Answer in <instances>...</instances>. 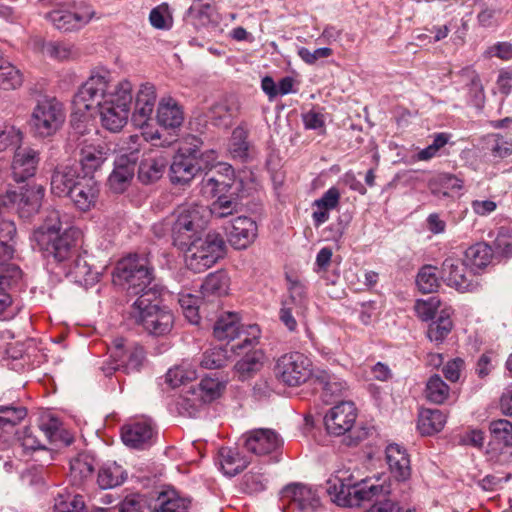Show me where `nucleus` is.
<instances>
[{"instance_id":"obj_7","label":"nucleus","mask_w":512,"mask_h":512,"mask_svg":"<svg viewBox=\"0 0 512 512\" xmlns=\"http://www.w3.org/2000/svg\"><path fill=\"white\" fill-rule=\"evenodd\" d=\"M214 337L219 341H233L242 338L241 343L232 347V350L239 353L245 347H255L260 337L258 325L243 326L237 313L228 312L221 315L216 321L213 329Z\"/></svg>"},{"instance_id":"obj_14","label":"nucleus","mask_w":512,"mask_h":512,"mask_svg":"<svg viewBox=\"0 0 512 512\" xmlns=\"http://www.w3.org/2000/svg\"><path fill=\"white\" fill-rule=\"evenodd\" d=\"M460 259L449 257L442 264V275L448 286L461 293L476 291L480 283L478 278Z\"/></svg>"},{"instance_id":"obj_1","label":"nucleus","mask_w":512,"mask_h":512,"mask_svg":"<svg viewBox=\"0 0 512 512\" xmlns=\"http://www.w3.org/2000/svg\"><path fill=\"white\" fill-rule=\"evenodd\" d=\"M133 100V84L127 78L114 81L105 67H95L80 86L73 103L79 110L98 111L102 126L120 132L128 122Z\"/></svg>"},{"instance_id":"obj_54","label":"nucleus","mask_w":512,"mask_h":512,"mask_svg":"<svg viewBox=\"0 0 512 512\" xmlns=\"http://www.w3.org/2000/svg\"><path fill=\"white\" fill-rule=\"evenodd\" d=\"M178 302L188 321L192 324H197L200 319L198 310L201 298L189 292H181Z\"/></svg>"},{"instance_id":"obj_3","label":"nucleus","mask_w":512,"mask_h":512,"mask_svg":"<svg viewBox=\"0 0 512 512\" xmlns=\"http://www.w3.org/2000/svg\"><path fill=\"white\" fill-rule=\"evenodd\" d=\"M129 313L137 324L154 336L168 334L174 324L173 313L158 305L156 292L148 291L139 296L132 304Z\"/></svg>"},{"instance_id":"obj_33","label":"nucleus","mask_w":512,"mask_h":512,"mask_svg":"<svg viewBox=\"0 0 512 512\" xmlns=\"http://www.w3.org/2000/svg\"><path fill=\"white\" fill-rule=\"evenodd\" d=\"M255 347H245V355L237 361L234 371L240 380H246L254 376L263 366L264 354Z\"/></svg>"},{"instance_id":"obj_37","label":"nucleus","mask_w":512,"mask_h":512,"mask_svg":"<svg viewBox=\"0 0 512 512\" xmlns=\"http://www.w3.org/2000/svg\"><path fill=\"white\" fill-rule=\"evenodd\" d=\"M446 420V415L439 409H423L419 413L417 428L422 435H432L443 429Z\"/></svg>"},{"instance_id":"obj_49","label":"nucleus","mask_w":512,"mask_h":512,"mask_svg":"<svg viewBox=\"0 0 512 512\" xmlns=\"http://www.w3.org/2000/svg\"><path fill=\"white\" fill-rule=\"evenodd\" d=\"M23 84L22 72L10 62L4 60L0 65V89L15 90Z\"/></svg>"},{"instance_id":"obj_23","label":"nucleus","mask_w":512,"mask_h":512,"mask_svg":"<svg viewBox=\"0 0 512 512\" xmlns=\"http://www.w3.org/2000/svg\"><path fill=\"white\" fill-rule=\"evenodd\" d=\"M243 192L244 188H238L215 196L216 199L208 209V217L223 219L240 213L243 209Z\"/></svg>"},{"instance_id":"obj_32","label":"nucleus","mask_w":512,"mask_h":512,"mask_svg":"<svg viewBox=\"0 0 512 512\" xmlns=\"http://www.w3.org/2000/svg\"><path fill=\"white\" fill-rule=\"evenodd\" d=\"M108 157V149L101 145L87 144L80 150V165L84 172L83 176H92L99 170Z\"/></svg>"},{"instance_id":"obj_6","label":"nucleus","mask_w":512,"mask_h":512,"mask_svg":"<svg viewBox=\"0 0 512 512\" xmlns=\"http://www.w3.org/2000/svg\"><path fill=\"white\" fill-rule=\"evenodd\" d=\"M225 242L216 232H209L204 238L198 236L184 251L188 269L201 273L214 265L224 254Z\"/></svg>"},{"instance_id":"obj_51","label":"nucleus","mask_w":512,"mask_h":512,"mask_svg":"<svg viewBox=\"0 0 512 512\" xmlns=\"http://www.w3.org/2000/svg\"><path fill=\"white\" fill-rule=\"evenodd\" d=\"M449 386L439 375H433L426 384V398L435 404H442L449 396Z\"/></svg>"},{"instance_id":"obj_55","label":"nucleus","mask_w":512,"mask_h":512,"mask_svg":"<svg viewBox=\"0 0 512 512\" xmlns=\"http://www.w3.org/2000/svg\"><path fill=\"white\" fill-rule=\"evenodd\" d=\"M150 24L158 30H169L173 25V17L167 3H162L150 11Z\"/></svg>"},{"instance_id":"obj_40","label":"nucleus","mask_w":512,"mask_h":512,"mask_svg":"<svg viewBox=\"0 0 512 512\" xmlns=\"http://www.w3.org/2000/svg\"><path fill=\"white\" fill-rule=\"evenodd\" d=\"M451 315L452 309L444 308L440 311L437 319L430 323L427 331L430 341L441 344L447 338L453 328Z\"/></svg>"},{"instance_id":"obj_50","label":"nucleus","mask_w":512,"mask_h":512,"mask_svg":"<svg viewBox=\"0 0 512 512\" xmlns=\"http://www.w3.org/2000/svg\"><path fill=\"white\" fill-rule=\"evenodd\" d=\"M288 290L289 296L282 303L293 306L297 316L304 315L307 308L305 286L298 281H290Z\"/></svg>"},{"instance_id":"obj_62","label":"nucleus","mask_w":512,"mask_h":512,"mask_svg":"<svg viewBox=\"0 0 512 512\" xmlns=\"http://www.w3.org/2000/svg\"><path fill=\"white\" fill-rule=\"evenodd\" d=\"M229 152L233 158L244 159L248 153V143L246 142V132L238 127L232 133V139L229 144Z\"/></svg>"},{"instance_id":"obj_28","label":"nucleus","mask_w":512,"mask_h":512,"mask_svg":"<svg viewBox=\"0 0 512 512\" xmlns=\"http://www.w3.org/2000/svg\"><path fill=\"white\" fill-rule=\"evenodd\" d=\"M82 175L78 173L75 166L63 165L57 167L51 178V192L58 196H69Z\"/></svg>"},{"instance_id":"obj_16","label":"nucleus","mask_w":512,"mask_h":512,"mask_svg":"<svg viewBox=\"0 0 512 512\" xmlns=\"http://www.w3.org/2000/svg\"><path fill=\"white\" fill-rule=\"evenodd\" d=\"M281 501L303 512H314L321 505L316 490L299 483L285 486L281 491Z\"/></svg>"},{"instance_id":"obj_24","label":"nucleus","mask_w":512,"mask_h":512,"mask_svg":"<svg viewBox=\"0 0 512 512\" xmlns=\"http://www.w3.org/2000/svg\"><path fill=\"white\" fill-rule=\"evenodd\" d=\"M136 157L131 152L130 156L120 155L116 158L114 169L108 178V185L115 193L124 192L130 184L135 172Z\"/></svg>"},{"instance_id":"obj_22","label":"nucleus","mask_w":512,"mask_h":512,"mask_svg":"<svg viewBox=\"0 0 512 512\" xmlns=\"http://www.w3.org/2000/svg\"><path fill=\"white\" fill-rule=\"evenodd\" d=\"M157 99L156 87L150 82L142 83L135 94L132 120L143 126L151 117Z\"/></svg>"},{"instance_id":"obj_43","label":"nucleus","mask_w":512,"mask_h":512,"mask_svg":"<svg viewBox=\"0 0 512 512\" xmlns=\"http://www.w3.org/2000/svg\"><path fill=\"white\" fill-rule=\"evenodd\" d=\"M126 478V473L122 466L116 462L104 464L97 476V483L102 489H111L121 485Z\"/></svg>"},{"instance_id":"obj_58","label":"nucleus","mask_w":512,"mask_h":512,"mask_svg":"<svg viewBox=\"0 0 512 512\" xmlns=\"http://www.w3.org/2000/svg\"><path fill=\"white\" fill-rule=\"evenodd\" d=\"M440 307V300L436 296L427 299H417L414 304L416 316L424 322L432 320Z\"/></svg>"},{"instance_id":"obj_60","label":"nucleus","mask_w":512,"mask_h":512,"mask_svg":"<svg viewBox=\"0 0 512 512\" xmlns=\"http://www.w3.org/2000/svg\"><path fill=\"white\" fill-rule=\"evenodd\" d=\"M42 52L44 55L59 61L68 60L74 55L71 45L59 41L44 44Z\"/></svg>"},{"instance_id":"obj_45","label":"nucleus","mask_w":512,"mask_h":512,"mask_svg":"<svg viewBox=\"0 0 512 512\" xmlns=\"http://www.w3.org/2000/svg\"><path fill=\"white\" fill-rule=\"evenodd\" d=\"M493 250L485 242H478L465 251V262L471 268L482 269L492 260Z\"/></svg>"},{"instance_id":"obj_61","label":"nucleus","mask_w":512,"mask_h":512,"mask_svg":"<svg viewBox=\"0 0 512 512\" xmlns=\"http://www.w3.org/2000/svg\"><path fill=\"white\" fill-rule=\"evenodd\" d=\"M56 512H84L85 503L80 495L59 496L54 505Z\"/></svg>"},{"instance_id":"obj_27","label":"nucleus","mask_w":512,"mask_h":512,"mask_svg":"<svg viewBox=\"0 0 512 512\" xmlns=\"http://www.w3.org/2000/svg\"><path fill=\"white\" fill-rule=\"evenodd\" d=\"M386 462L391 475L397 481H406L411 476V461L407 450L396 443L389 444L385 450Z\"/></svg>"},{"instance_id":"obj_25","label":"nucleus","mask_w":512,"mask_h":512,"mask_svg":"<svg viewBox=\"0 0 512 512\" xmlns=\"http://www.w3.org/2000/svg\"><path fill=\"white\" fill-rule=\"evenodd\" d=\"M281 445L279 435L272 429L259 428L247 433L245 447L256 455H266Z\"/></svg>"},{"instance_id":"obj_17","label":"nucleus","mask_w":512,"mask_h":512,"mask_svg":"<svg viewBox=\"0 0 512 512\" xmlns=\"http://www.w3.org/2000/svg\"><path fill=\"white\" fill-rule=\"evenodd\" d=\"M202 171L195 150L180 149L170 166V179L174 184H187Z\"/></svg>"},{"instance_id":"obj_4","label":"nucleus","mask_w":512,"mask_h":512,"mask_svg":"<svg viewBox=\"0 0 512 512\" xmlns=\"http://www.w3.org/2000/svg\"><path fill=\"white\" fill-rule=\"evenodd\" d=\"M208 223V207L200 204L179 206L174 212L171 227L173 244L184 250L206 228Z\"/></svg>"},{"instance_id":"obj_47","label":"nucleus","mask_w":512,"mask_h":512,"mask_svg":"<svg viewBox=\"0 0 512 512\" xmlns=\"http://www.w3.org/2000/svg\"><path fill=\"white\" fill-rule=\"evenodd\" d=\"M196 378L197 371L188 361H183L181 364L170 368L166 373V382L173 388L193 381Z\"/></svg>"},{"instance_id":"obj_52","label":"nucleus","mask_w":512,"mask_h":512,"mask_svg":"<svg viewBox=\"0 0 512 512\" xmlns=\"http://www.w3.org/2000/svg\"><path fill=\"white\" fill-rule=\"evenodd\" d=\"M188 16L192 17L197 24L205 26L213 21L215 8L212 0H196L187 11Z\"/></svg>"},{"instance_id":"obj_59","label":"nucleus","mask_w":512,"mask_h":512,"mask_svg":"<svg viewBox=\"0 0 512 512\" xmlns=\"http://www.w3.org/2000/svg\"><path fill=\"white\" fill-rule=\"evenodd\" d=\"M347 388L337 379H330L323 387L321 398L326 404L340 403Z\"/></svg>"},{"instance_id":"obj_36","label":"nucleus","mask_w":512,"mask_h":512,"mask_svg":"<svg viewBox=\"0 0 512 512\" xmlns=\"http://www.w3.org/2000/svg\"><path fill=\"white\" fill-rule=\"evenodd\" d=\"M229 289V278L223 271L209 274L201 284L200 293L203 299L211 301L214 297L226 295Z\"/></svg>"},{"instance_id":"obj_56","label":"nucleus","mask_w":512,"mask_h":512,"mask_svg":"<svg viewBox=\"0 0 512 512\" xmlns=\"http://www.w3.org/2000/svg\"><path fill=\"white\" fill-rule=\"evenodd\" d=\"M27 415L23 406L0 405V428L13 427L19 424Z\"/></svg>"},{"instance_id":"obj_34","label":"nucleus","mask_w":512,"mask_h":512,"mask_svg":"<svg viewBox=\"0 0 512 512\" xmlns=\"http://www.w3.org/2000/svg\"><path fill=\"white\" fill-rule=\"evenodd\" d=\"M379 481V477H370L354 483V500L369 501L377 496L390 494V485L379 483Z\"/></svg>"},{"instance_id":"obj_9","label":"nucleus","mask_w":512,"mask_h":512,"mask_svg":"<svg viewBox=\"0 0 512 512\" xmlns=\"http://www.w3.org/2000/svg\"><path fill=\"white\" fill-rule=\"evenodd\" d=\"M274 374L276 379L284 385L299 386L311 375V361L300 352L283 354L276 361Z\"/></svg>"},{"instance_id":"obj_63","label":"nucleus","mask_w":512,"mask_h":512,"mask_svg":"<svg viewBox=\"0 0 512 512\" xmlns=\"http://www.w3.org/2000/svg\"><path fill=\"white\" fill-rule=\"evenodd\" d=\"M487 148L497 158H505L512 154V142L500 134H492L488 137Z\"/></svg>"},{"instance_id":"obj_53","label":"nucleus","mask_w":512,"mask_h":512,"mask_svg":"<svg viewBox=\"0 0 512 512\" xmlns=\"http://www.w3.org/2000/svg\"><path fill=\"white\" fill-rule=\"evenodd\" d=\"M228 351L224 347H213L206 350L201 358L200 365L205 369H219L228 362Z\"/></svg>"},{"instance_id":"obj_5","label":"nucleus","mask_w":512,"mask_h":512,"mask_svg":"<svg viewBox=\"0 0 512 512\" xmlns=\"http://www.w3.org/2000/svg\"><path fill=\"white\" fill-rule=\"evenodd\" d=\"M153 279L152 268L146 257L129 255L116 264L113 271V282L122 286L129 294L142 296L148 291Z\"/></svg>"},{"instance_id":"obj_48","label":"nucleus","mask_w":512,"mask_h":512,"mask_svg":"<svg viewBox=\"0 0 512 512\" xmlns=\"http://www.w3.org/2000/svg\"><path fill=\"white\" fill-rule=\"evenodd\" d=\"M491 441L502 447H512V422L496 419L489 423Z\"/></svg>"},{"instance_id":"obj_20","label":"nucleus","mask_w":512,"mask_h":512,"mask_svg":"<svg viewBox=\"0 0 512 512\" xmlns=\"http://www.w3.org/2000/svg\"><path fill=\"white\" fill-rule=\"evenodd\" d=\"M40 161L39 152L31 147H18L14 153L11 169L15 181L23 182L36 173Z\"/></svg>"},{"instance_id":"obj_39","label":"nucleus","mask_w":512,"mask_h":512,"mask_svg":"<svg viewBox=\"0 0 512 512\" xmlns=\"http://www.w3.org/2000/svg\"><path fill=\"white\" fill-rule=\"evenodd\" d=\"M219 457L224 474L230 477L240 473L248 465V460L236 448H221L219 450Z\"/></svg>"},{"instance_id":"obj_12","label":"nucleus","mask_w":512,"mask_h":512,"mask_svg":"<svg viewBox=\"0 0 512 512\" xmlns=\"http://www.w3.org/2000/svg\"><path fill=\"white\" fill-rule=\"evenodd\" d=\"M327 434L338 438L342 444H352V402L341 401L331 407L324 416Z\"/></svg>"},{"instance_id":"obj_8","label":"nucleus","mask_w":512,"mask_h":512,"mask_svg":"<svg viewBox=\"0 0 512 512\" xmlns=\"http://www.w3.org/2000/svg\"><path fill=\"white\" fill-rule=\"evenodd\" d=\"M65 118V109L60 101L56 98H44L33 108L30 126L37 137L46 138L62 127Z\"/></svg>"},{"instance_id":"obj_46","label":"nucleus","mask_w":512,"mask_h":512,"mask_svg":"<svg viewBox=\"0 0 512 512\" xmlns=\"http://www.w3.org/2000/svg\"><path fill=\"white\" fill-rule=\"evenodd\" d=\"M157 502L154 512H188L189 501L181 498L174 490L160 493Z\"/></svg>"},{"instance_id":"obj_29","label":"nucleus","mask_w":512,"mask_h":512,"mask_svg":"<svg viewBox=\"0 0 512 512\" xmlns=\"http://www.w3.org/2000/svg\"><path fill=\"white\" fill-rule=\"evenodd\" d=\"M157 122L167 129L179 128L184 121V112L179 103L172 97H163L157 108Z\"/></svg>"},{"instance_id":"obj_18","label":"nucleus","mask_w":512,"mask_h":512,"mask_svg":"<svg viewBox=\"0 0 512 512\" xmlns=\"http://www.w3.org/2000/svg\"><path fill=\"white\" fill-rule=\"evenodd\" d=\"M62 433L58 420L50 419L48 423H43L40 429L23 428L18 432V441L24 450L36 451L45 448L44 442L39 438L40 434H43L48 441L56 442L62 437Z\"/></svg>"},{"instance_id":"obj_41","label":"nucleus","mask_w":512,"mask_h":512,"mask_svg":"<svg viewBox=\"0 0 512 512\" xmlns=\"http://www.w3.org/2000/svg\"><path fill=\"white\" fill-rule=\"evenodd\" d=\"M68 275H70L75 282L85 286L93 285L99 281L100 273L94 271L85 257L77 256L69 266Z\"/></svg>"},{"instance_id":"obj_10","label":"nucleus","mask_w":512,"mask_h":512,"mask_svg":"<svg viewBox=\"0 0 512 512\" xmlns=\"http://www.w3.org/2000/svg\"><path fill=\"white\" fill-rule=\"evenodd\" d=\"M238 188H244L243 180L236 177L234 168L228 163H218L213 169L206 171L200 182V192L207 198H214Z\"/></svg>"},{"instance_id":"obj_35","label":"nucleus","mask_w":512,"mask_h":512,"mask_svg":"<svg viewBox=\"0 0 512 512\" xmlns=\"http://www.w3.org/2000/svg\"><path fill=\"white\" fill-rule=\"evenodd\" d=\"M339 191L336 188H330L323 196L313 202L315 208L312 218L315 226H320L329 219V212L337 207L339 202Z\"/></svg>"},{"instance_id":"obj_31","label":"nucleus","mask_w":512,"mask_h":512,"mask_svg":"<svg viewBox=\"0 0 512 512\" xmlns=\"http://www.w3.org/2000/svg\"><path fill=\"white\" fill-rule=\"evenodd\" d=\"M153 436V428L149 421L138 420L126 424L122 428L121 437L127 446L140 448L147 444Z\"/></svg>"},{"instance_id":"obj_19","label":"nucleus","mask_w":512,"mask_h":512,"mask_svg":"<svg viewBox=\"0 0 512 512\" xmlns=\"http://www.w3.org/2000/svg\"><path fill=\"white\" fill-rule=\"evenodd\" d=\"M99 194L100 185L94 177L82 176L68 197L77 209L87 212L96 206Z\"/></svg>"},{"instance_id":"obj_44","label":"nucleus","mask_w":512,"mask_h":512,"mask_svg":"<svg viewBox=\"0 0 512 512\" xmlns=\"http://www.w3.org/2000/svg\"><path fill=\"white\" fill-rule=\"evenodd\" d=\"M167 166V160L163 156L148 158L141 162L138 170V178L144 184L159 180Z\"/></svg>"},{"instance_id":"obj_26","label":"nucleus","mask_w":512,"mask_h":512,"mask_svg":"<svg viewBox=\"0 0 512 512\" xmlns=\"http://www.w3.org/2000/svg\"><path fill=\"white\" fill-rule=\"evenodd\" d=\"M327 492L332 501L341 507H350L352 503V473L349 469H339L327 481Z\"/></svg>"},{"instance_id":"obj_64","label":"nucleus","mask_w":512,"mask_h":512,"mask_svg":"<svg viewBox=\"0 0 512 512\" xmlns=\"http://www.w3.org/2000/svg\"><path fill=\"white\" fill-rule=\"evenodd\" d=\"M22 141V132L14 126L0 127V152L9 147L18 146Z\"/></svg>"},{"instance_id":"obj_38","label":"nucleus","mask_w":512,"mask_h":512,"mask_svg":"<svg viewBox=\"0 0 512 512\" xmlns=\"http://www.w3.org/2000/svg\"><path fill=\"white\" fill-rule=\"evenodd\" d=\"M17 230L13 220L0 216V245L2 254L0 261H6L13 257L15 252Z\"/></svg>"},{"instance_id":"obj_42","label":"nucleus","mask_w":512,"mask_h":512,"mask_svg":"<svg viewBox=\"0 0 512 512\" xmlns=\"http://www.w3.org/2000/svg\"><path fill=\"white\" fill-rule=\"evenodd\" d=\"M95 460L86 453H81L70 462V479L74 485H81L91 477L94 470Z\"/></svg>"},{"instance_id":"obj_15","label":"nucleus","mask_w":512,"mask_h":512,"mask_svg":"<svg viewBox=\"0 0 512 512\" xmlns=\"http://www.w3.org/2000/svg\"><path fill=\"white\" fill-rule=\"evenodd\" d=\"M224 385L216 379L204 378L196 389L191 390L192 397L184 396L178 405L189 415L193 416L202 404L211 402L220 396Z\"/></svg>"},{"instance_id":"obj_13","label":"nucleus","mask_w":512,"mask_h":512,"mask_svg":"<svg viewBox=\"0 0 512 512\" xmlns=\"http://www.w3.org/2000/svg\"><path fill=\"white\" fill-rule=\"evenodd\" d=\"M94 16L92 8L85 4L62 5L46 15V18L63 31H71L85 26Z\"/></svg>"},{"instance_id":"obj_2","label":"nucleus","mask_w":512,"mask_h":512,"mask_svg":"<svg viewBox=\"0 0 512 512\" xmlns=\"http://www.w3.org/2000/svg\"><path fill=\"white\" fill-rule=\"evenodd\" d=\"M75 234L76 230L63 228L60 212L53 209L48 212L44 224L34 231L33 240L47 257L64 262L73 254Z\"/></svg>"},{"instance_id":"obj_21","label":"nucleus","mask_w":512,"mask_h":512,"mask_svg":"<svg viewBox=\"0 0 512 512\" xmlns=\"http://www.w3.org/2000/svg\"><path fill=\"white\" fill-rule=\"evenodd\" d=\"M228 241L236 249L247 248L257 236V224L251 218L239 216L226 228Z\"/></svg>"},{"instance_id":"obj_57","label":"nucleus","mask_w":512,"mask_h":512,"mask_svg":"<svg viewBox=\"0 0 512 512\" xmlns=\"http://www.w3.org/2000/svg\"><path fill=\"white\" fill-rule=\"evenodd\" d=\"M436 271L437 268L431 265L420 269L416 277V284L421 292L432 293L438 288L439 281Z\"/></svg>"},{"instance_id":"obj_11","label":"nucleus","mask_w":512,"mask_h":512,"mask_svg":"<svg viewBox=\"0 0 512 512\" xmlns=\"http://www.w3.org/2000/svg\"><path fill=\"white\" fill-rule=\"evenodd\" d=\"M144 357L145 353L141 346L134 345L125 349L123 339H116L110 358L104 362L101 370L106 376H110L119 370L125 373L138 371Z\"/></svg>"},{"instance_id":"obj_30","label":"nucleus","mask_w":512,"mask_h":512,"mask_svg":"<svg viewBox=\"0 0 512 512\" xmlns=\"http://www.w3.org/2000/svg\"><path fill=\"white\" fill-rule=\"evenodd\" d=\"M45 189L42 185L32 184L22 188L18 193L17 212L21 217H30L38 212L44 198Z\"/></svg>"}]
</instances>
